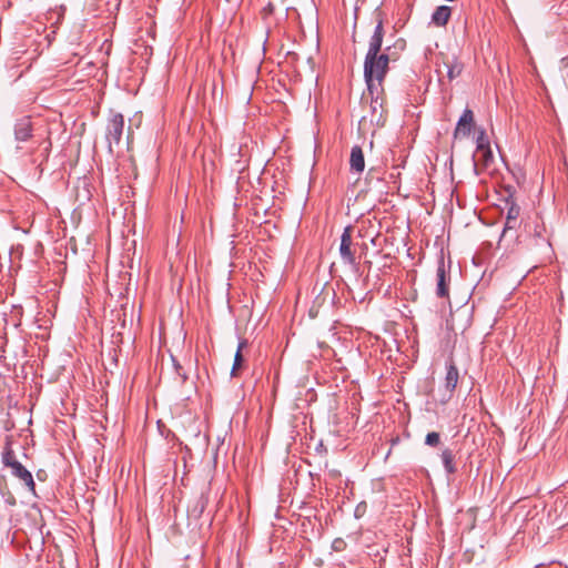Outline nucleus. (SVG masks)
I'll return each instance as SVG.
<instances>
[{"label":"nucleus","mask_w":568,"mask_h":568,"mask_svg":"<svg viewBox=\"0 0 568 568\" xmlns=\"http://www.w3.org/2000/svg\"><path fill=\"white\" fill-rule=\"evenodd\" d=\"M385 36L384 22L381 13L376 14V26L368 42V50L364 60V79L369 93H378L388 72L389 63L399 60L406 49L403 38L396 39L392 44L383 48Z\"/></svg>","instance_id":"1"},{"label":"nucleus","mask_w":568,"mask_h":568,"mask_svg":"<svg viewBox=\"0 0 568 568\" xmlns=\"http://www.w3.org/2000/svg\"><path fill=\"white\" fill-rule=\"evenodd\" d=\"M125 121L124 116L118 112H111L108 123L105 138L109 144V150L112 152V145H119L122 139Z\"/></svg>","instance_id":"2"},{"label":"nucleus","mask_w":568,"mask_h":568,"mask_svg":"<svg viewBox=\"0 0 568 568\" xmlns=\"http://www.w3.org/2000/svg\"><path fill=\"white\" fill-rule=\"evenodd\" d=\"M449 283H450V274L446 271L444 256L437 261V270H436V295L438 297L445 298L449 297Z\"/></svg>","instance_id":"3"},{"label":"nucleus","mask_w":568,"mask_h":568,"mask_svg":"<svg viewBox=\"0 0 568 568\" xmlns=\"http://www.w3.org/2000/svg\"><path fill=\"white\" fill-rule=\"evenodd\" d=\"M352 229L348 226L344 229L341 236L339 254L344 263L357 268L358 264L356 262L355 251L352 250Z\"/></svg>","instance_id":"4"},{"label":"nucleus","mask_w":568,"mask_h":568,"mask_svg":"<svg viewBox=\"0 0 568 568\" xmlns=\"http://www.w3.org/2000/svg\"><path fill=\"white\" fill-rule=\"evenodd\" d=\"M475 125L474 113L470 109H465L463 114L460 115L457 125L454 131V136L457 139L458 136H468Z\"/></svg>","instance_id":"5"},{"label":"nucleus","mask_w":568,"mask_h":568,"mask_svg":"<svg viewBox=\"0 0 568 568\" xmlns=\"http://www.w3.org/2000/svg\"><path fill=\"white\" fill-rule=\"evenodd\" d=\"M9 468L11 469L12 476L20 479L32 494H36V483L32 474L20 462L11 464Z\"/></svg>","instance_id":"6"},{"label":"nucleus","mask_w":568,"mask_h":568,"mask_svg":"<svg viewBox=\"0 0 568 568\" xmlns=\"http://www.w3.org/2000/svg\"><path fill=\"white\" fill-rule=\"evenodd\" d=\"M14 136L19 142H26L32 136V123L29 116H23L16 122Z\"/></svg>","instance_id":"7"},{"label":"nucleus","mask_w":568,"mask_h":568,"mask_svg":"<svg viewBox=\"0 0 568 568\" xmlns=\"http://www.w3.org/2000/svg\"><path fill=\"white\" fill-rule=\"evenodd\" d=\"M443 64L446 68V74L449 81L458 78L464 70V64L454 55L446 57Z\"/></svg>","instance_id":"8"},{"label":"nucleus","mask_w":568,"mask_h":568,"mask_svg":"<svg viewBox=\"0 0 568 568\" xmlns=\"http://www.w3.org/2000/svg\"><path fill=\"white\" fill-rule=\"evenodd\" d=\"M446 367H447V372H446V377H445V388L449 394H453V392L455 390V388L458 384L459 373H458V368L455 365L453 359H450L447 363Z\"/></svg>","instance_id":"9"},{"label":"nucleus","mask_w":568,"mask_h":568,"mask_svg":"<svg viewBox=\"0 0 568 568\" xmlns=\"http://www.w3.org/2000/svg\"><path fill=\"white\" fill-rule=\"evenodd\" d=\"M351 170L361 173L365 169L364 153L359 145H354L349 158Z\"/></svg>","instance_id":"10"},{"label":"nucleus","mask_w":568,"mask_h":568,"mask_svg":"<svg viewBox=\"0 0 568 568\" xmlns=\"http://www.w3.org/2000/svg\"><path fill=\"white\" fill-rule=\"evenodd\" d=\"M452 16V9L448 6H439L432 14V23L437 27H445Z\"/></svg>","instance_id":"11"},{"label":"nucleus","mask_w":568,"mask_h":568,"mask_svg":"<svg viewBox=\"0 0 568 568\" xmlns=\"http://www.w3.org/2000/svg\"><path fill=\"white\" fill-rule=\"evenodd\" d=\"M475 168L480 165L483 169H487L494 161V154L490 148L481 151H476L474 155Z\"/></svg>","instance_id":"12"},{"label":"nucleus","mask_w":568,"mask_h":568,"mask_svg":"<svg viewBox=\"0 0 568 568\" xmlns=\"http://www.w3.org/2000/svg\"><path fill=\"white\" fill-rule=\"evenodd\" d=\"M440 458L446 473L449 475L455 474L457 468L455 464V454L453 453V450L449 448H445L442 452Z\"/></svg>","instance_id":"13"},{"label":"nucleus","mask_w":568,"mask_h":568,"mask_svg":"<svg viewBox=\"0 0 568 568\" xmlns=\"http://www.w3.org/2000/svg\"><path fill=\"white\" fill-rule=\"evenodd\" d=\"M246 345H247V341L246 339H242L239 343V346H237V349H236V353H235V356H234L233 367H232V371H231V375L233 377L239 375V371L241 369V367L243 365L244 358H243V355H242V351H243V348L246 347Z\"/></svg>","instance_id":"14"},{"label":"nucleus","mask_w":568,"mask_h":568,"mask_svg":"<svg viewBox=\"0 0 568 568\" xmlns=\"http://www.w3.org/2000/svg\"><path fill=\"white\" fill-rule=\"evenodd\" d=\"M2 463L6 467H11V464L19 463L16 457V454L11 447V442H10L9 437L7 438L4 447H3Z\"/></svg>","instance_id":"15"},{"label":"nucleus","mask_w":568,"mask_h":568,"mask_svg":"<svg viewBox=\"0 0 568 568\" xmlns=\"http://www.w3.org/2000/svg\"><path fill=\"white\" fill-rule=\"evenodd\" d=\"M507 205V214L506 219H519L520 215V207L518 204H516L514 201H506Z\"/></svg>","instance_id":"16"},{"label":"nucleus","mask_w":568,"mask_h":568,"mask_svg":"<svg viewBox=\"0 0 568 568\" xmlns=\"http://www.w3.org/2000/svg\"><path fill=\"white\" fill-rule=\"evenodd\" d=\"M490 148L489 140L484 130H480L477 140H476V151H481L484 149Z\"/></svg>","instance_id":"17"},{"label":"nucleus","mask_w":568,"mask_h":568,"mask_svg":"<svg viewBox=\"0 0 568 568\" xmlns=\"http://www.w3.org/2000/svg\"><path fill=\"white\" fill-rule=\"evenodd\" d=\"M440 443V435L437 432H430L425 437V444L429 447H437Z\"/></svg>","instance_id":"18"},{"label":"nucleus","mask_w":568,"mask_h":568,"mask_svg":"<svg viewBox=\"0 0 568 568\" xmlns=\"http://www.w3.org/2000/svg\"><path fill=\"white\" fill-rule=\"evenodd\" d=\"M371 108L374 114L377 113L378 109H381L379 116H382L383 113V101L379 99L378 95L375 98L372 97Z\"/></svg>","instance_id":"19"},{"label":"nucleus","mask_w":568,"mask_h":568,"mask_svg":"<svg viewBox=\"0 0 568 568\" xmlns=\"http://www.w3.org/2000/svg\"><path fill=\"white\" fill-rule=\"evenodd\" d=\"M519 225V219H506L504 234L509 230H515Z\"/></svg>","instance_id":"20"},{"label":"nucleus","mask_w":568,"mask_h":568,"mask_svg":"<svg viewBox=\"0 0 568 568\" xmlns=\"http://www.w3.org/2000/svg\"><path fill=\"white\" fill-rule=\"evenodd\" d=\"M366 508H367V505L365 501H362L359 503L356 508H355V511H354V515L356 518H361L364 516V514L366 513Z\"/></svg>","instance_id":"21"},{"label":"nucleus","mask_w":568,"mask_h":568,"mask_svg":"<svg viewBox=\"0 0 568 568\" xmlns=\"http://www.w3.org/2000/svg\"><path fill=\"white\" fill-rule=\"evenodd\" d=\"M173 362L176 374L182 378V382H185L187 379L185 371L175 359H173Z\"/></svg>","instance_id":"22"},{"label":"nucleus","mask_w":568,"mask_h":568,"mask_svg":"<svg viewBox=\"0 0 568 568\" xmlns=\"http://www.w3.org/2000/svg\"><path fill=\"white\" fill-rule=\"evenodd\" d=\"M345 541L338 538L333 541L332 547L335 551H342L345 548Z\"/></svg>","instance_id":"23"},{"label":"nucleus","mask_w":568,"mask_h":568,"mask_svg":"<svg viewBox=\"0 0 568 568\" xmlns=\"http://www.w3.org/2000/svg\"><path fill=\"white\" fill-rule=\"evenodd\" d=\"M200 504H201L200 513H202L206 506V499L203 496H201V498H200Z\"/></svg>","instance_id":"24"}]
</instances>
